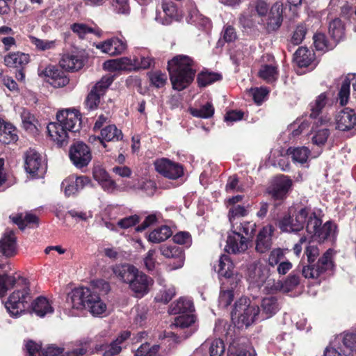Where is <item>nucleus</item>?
Returning <instances> with one entry per match:
<instances>
[{"mask_svg": "<svg viewBox=\"0 0 356 356\" xmlns=\"http://www.w3.org/2000/svg\"><path fill=\"white\" fill-rule=\"evenodd\" d=\"M260 314L259 308L251 305L246 298H241L235 302L231 313L232 320L238 327H248L251 325Z\"/></svg>", "mask_w": 356, "mask_h": 356, "instance_id": "7", "label": "nucleus"}, {"mask_svg": "<svg viewBox=\"0 0 356 356\" xmlns=\"http://www.w3.org/2000/svg\"><path fill=\"white\" fill-rule=\"evenodd\" d=\"M12 222H38V217L32 212H27L25 214L17 213L10 216Z\"/></svg>", "mask_w": 356, "mask_h": 356, "instance_id": "52", "label": "nucleus"}, {"mask_svg": "<svg viewBox=\"0 0 356 356\" xmlns=\"http://www.w3.org/2000/svg\"><path fill=\"white\" fill-rule=\"evenodd\" d=\"M16 128L10 123L0 120V142L4 144L15 143L18 139Z\"/></svg>", "mask_w": 356, "mask_h": 356, "instance_id": "32", "label": "nucleus"}, {"mask_svg": "<svg viewBox=\"0 0 356 356\" xmlns=\"http://www.w3.org/2000/svg\"><path fill=\"white\" fill-rule=\"evenodd\" d=\"M60 66L68 71H77L83 67V61L77 56L65 54L59 62Z\"/></svg>", "mask_w": 356, "mask_h": 356, "instance_id": "38", "label": "nucleus"}, {"mask_svg": "<svg viewBox=\"0 0 356 356\" xmlns=\"http://www.w3.org/2000/svg\"><path fill=\"white\" fill-rule=\"evenodd\" d=\"M282 4L275 3L266 19L267 28L269 31L277 30L282 22Z\"/></svg>", "mask_w": 356, "mask_h": 356, "instance_id": "31", "label": "nucleus"}, {"mask_svg": "<svg viewBox=\"0 0 356 356\" xmlns=\"http://www.w3.org/2000/svg\"><path fill=\"white\" fill-rule=\"evenodd\" d=\"M123 138L122 132L120 129H118L115 124H110L101 129V143L106 145L102 141V140L106 141H119Z\"/></svg>", "mask_w": 356, "mask_h": 356, "instance_id": "36", "label": "nucleus"}, {"mask_svg": "<svg viewBox=\"0 0 356 356\" xmlns=\"http://www.w3.org/2000/svg\"><path fill=\"white\" fill-rule=\"evenodd\" d=\"M149 79L152 84L156 88H161L165 84L167 76L165 73H162L160 71H156L150 73Z\"/></svg>", "mask_w": 356, "mask_h": 356, "instance_id": "60", "label": "nucleus"}, {"mask_svg": "<svg viewBox=\"0 0 356 356\" xmlns=\"http://www.w3.org/2000/svg\"><path fill=\"white\" fill-rule=\"evenodd\" d=\"M43 73L47 77V82L54 88L64 87L70 81L65 72L53 66L46 67Z\"/></svg>", "mask_w": 356, "mask_h": 356, "instance_id": "24", "label": "nucleus"}, {"mask_svg": "<svg viewBox=\"0 0 356 356\" xmlns=\"http://www.w3.org/2000/svg\"><path fill=\"white\" fill-rule=\"evenodd\" d=\"M4 62L9 67H22L29 62V56L21 52L12 53L5 56Z\"/></svg>", "mask_w": 356, "mask_h": 356, "instance_id": "37", "label": "nucleus"}, {"mask_svg": "<svg viewBox=\"0 0 356 356\" xmlns=\"http://www.w3.org/2000/svg\"><path fill=\"white\" fill-rule=\"evenodd\" d=\"M279 228L282 232L293 233L301 235L304 232V224H278Z\"/></svg>", "mask_w": 356, "mask_h": 356, "instance_id": "62", "label": "nucleus"}, {"mask_svg": "<svg viewBox=\"0 0 356 356\" xmlns=\"http://www.w3.org/2000/svg\"><path fill=\"white\" fill-rule=\"evenodd\" d=\"M103 53L110 56H116L124 51L127 44L124 41L118 38H112L96 45Z\"/></svg>", "mask_w": 356, "mask_h": 356, "instance_id": "23", "label": "nucleus"}, {"mask_svg": "<svg viewBox=\"0 0 356 356\" xmlns=\"http://www.w3.org/2000/svg\"><path fill=\"white\" fill-rule=\"evenodd\" d=\"M227 356H255L254 354L247 351L238 340L234 339L229 341V346L227 351Z\"/></svg>", "mask_w": 356, "mask_h": 356, "instance_id": "47", "label": "nucleus"}, {"mask_svg": "<svg viewBox=\"0 0 356 356\" xmlns=\"http://www.w3.org/2000/svg\"><path fill=\"white\" fill-rule=\"evenodd\" d=\"M314 44L318 51H327L329 49L326 37L323 33H316L314 35Z\"/></svg>", "mask_w": 356, "mask_h": 356, "instance_id": "64", "label": "nucleus"}, {"mask_svg": "<svg viewBox=\"0 0 356 356\" xmlns=\"http://www.w3.org/2000/svg\"><path fill=\"white\" fill-rule=\"evenodd\" d=\"M237 285L230 284V282H222L221 290L218 298L219 306L225 308L229 306L234 299V289Z\"/></svg>", "mask_w": 356, "mask_h": 356, "instance_id": "34", "label": "nucleus"}, {"mask_svg": "<svg viewBox=\"0 0 356 356\" xmlns=\"http://www.w3.org/2000/svg\"><path fill=\"white\" fill-rule=\"evenodd\" d=\"M71 29L76 33L79 38H83L88 33H94L97 35H100V31L99 29H94L92 27L87 26L83 23H74L71 26Z\"/></svg>", "mask_w": 356, "mask_h": 356, "instance_id": "48", "label": "nucleus"}, {"mask_svg": "<svg viewBox=\"0 0 356 356\" xmlns=\"http://www.w3.org/2000/svg\"><path fill=\"white\" fill-rule=\"evenodd\" d=\"M154 165L159 174L170 179H177L184 175L182 165L167 158L156 159Z\"/></svg>", "mask_w": 356, "mask_h": 356, "instance_id": "11", "label": "nucleus"}, {"mask_svg": "<svg viewBox=\"0 0 356 356\" xmlns=\"http://www.w3.org/2000/svg\"><path fill=\"white\" fill-rule=\"evenodd\" d=\"M333 266L332 250L329 249L318 259L316 264L302 266V268L298 266V268L302 271L305 278L316 279L323 273L332 270Z\"/></svg>", "mask_w": 356, "mask_h": 356, "instance_id": "9", "label": "nucleus"}, {"mask_svg": "<svg viewBox=\"0 0 356 356\" xmlns=\"http://www.w3.org/2000/svg\"><path fill=\"white\" fill-rule=\"evenodd\" d=\"M225 350L224 342L220 339L213 340L210 343L209 353L210 356H222Z\"/></svg>", "mask_w": 356, "mask_h": 356, "instance_id": "56", "label": "nucleus"}, {"mask_svg": "<svg viewBox=\"0 0 356 356\" xmlns=\"http://www.w3.org/2000/svg\"><path fill=\"white\" fill-rule=\"evenodd\" d=\"M309 149L306 147H289L287 149V154L291 156L293 162L303 164L307 162Z\"/></svg>", "mask_w": 356, "mask_h": 356, "instance_id": "42", "label": "nucleus"}, {"mask_svg": "<svg viewBox=\"0 0 356 356\" xmlns=\"http://www.w3.org/2000/svg\"><path fill=\"white\" fill-rule=\"evenodd\" d=\"M67 302L72 309V316H76L86 309L93 316H100L107 309L106 305L97 291L88 287L73 289L67 296Z\"/></svg>", "mask_w": 356, "mask_h": 356, "instance_id": "2", "label": "nucleus"}, {"mask_svg": "<svg viewBox=\"0 0 356 356\" xmlns=\"http://www.w3.org/2000/svg\"><path fill=\"white\" fill-rule=\"evenodd\" d=\"M277 340L279 343V348L283 353L285 355H291L293 347L291 337L289 334H284L283 335L278 336Z\"/></svg>", "mask_w": 356, "mask_h": 356, "instance_id": "49", "label": "nucleus"}, {"mask_svg": "<svg viewBox=\"0 0 356 356\" xmlns=\"http://www.w3.org/2000/svg\"><path fill=\"white\" fill-rule=\"evenodd\" d=\"M292 186V180L287 176L280 175L275 178L269 191L274 200H284Z\"/></svg>", "mask_w": 356, "mask_h": 356, "instance_id": "20", "label": "nucleus"}, {"mask_svg": "<svg viewBox=\"0 0 356 356\" xmlns=\"http://www.w3.org/2000/svg\"><path fill=\"white\" fill-rule=\"evenodd\" d=\"M189 22L196 26L205 28L209 26L210 24L209 19L200 14L197 10L191 11Z\"/></svg>", "mask_w": 356, "mask_h": 356, "instance_id": "54", "label": "nucleus"}, {"mask_svg": "<svg viewBox=\"0 0 356 356\" xmlns=\"http://www.w3.org/2000/svg\"><path fill=\"white\" fill-rule=\"evenodd\" d=\"M25 169L33 177H40L45 172V165L42 156L35 149H29L25 153Z\"/></svg>", "mask_w": 356, "mask_h": 356, "instance_id": "15", "label": "nucleus"}, {"mask_svg": "<svg viewBox=\"0 0 356 356\" xmlns=\"http://www.w3.org/2000/svg\"><path fill=\"white\" fill-rule=\"evenodd\" d=\"M328 31L332 38L334 41L339 42L345 36L344 24L340 19L335 18L330 22Z\"/></svg>", "mask_w": 356, "mask_h": 356, "instance_id": "40", "label": "nucleus"}, {"mask_svg": "<svg viewBox=\"0 0 356 356\" xmlns=\"http://www.w3.org/2000/svg\"><path fill=\"white\" fill-rule=\"evenodd\" d=\"M195 307L193 300L187 297H181L171 304L169 312L171 314H193Z\"/></svg>", "mask_w": 356, "mask_h": 356, "instance_id": "30", "label": "nucleus"}, {"mask_svg": "<svg viewBox=\"0 0 356 356\" xmlns=\"http://www.w3.org/2000/svg\"><path fill=\"white\" fill-rule=\"evenodd\" d=\"M25 346L29 356L46 355V351L44 353L43 352L41 348V345L33 341H27Z\"/></svg>", "mask_w": 356, "mask_h": 356, "instance_id": "63", "label": "nucleus"}, {"mask_svg": "<svg viewBox=\"0 0 356 356\" xmlns=\"http://www.w3.org/2000/svg\"><path fill=\"white\" fill-rule=\"evenodd\" d=\"M273 232L272 225L268 224L259 232L256 243V249L258 252L264 253L270 248Z\"/></svg>", "mask_w": 356, "mask_h": 356, "instance_id": "28", "label": "nucleus"}, {"mask_svg": "<svg viewBox=\"0 0 356 356\" xmlns=\"http://www.w3.org/2000/svg\"><path fill=\"white\" fill-rule=\"evenodd\" d=\"M29 41L32 44L35 45L38 49L42 51L53 49L56 44L55 40H41L34 36H29Z\"/></svg>", "mask_w": 356, "mask_h": 356, "instance_id": "53", "label": "nucleus"}, {"mask_svg": "<svg viewBox=\"0 0 356 356\" xmlns=\"http://www.w3.org/2000/svg\"><path fill=\"white\" fill-rule=\"evenodd\" d=\"M188 111L193 116L200 118H209L214 113V108L211 102H207L200 108L191 107Z\"/></svg>", "mask_w": 356, "mask_h": 356, "instance_id": "45", "label": "nucleus"}, {"mask_svg": "<svg viewBox=\"0 0 356 356\" xmlns=\"http://www.w3.org/2000/svg\"><path fill=\"white\" fill-rule=\"evenodd\" d=\"M15 288L5 303V307L10 316L17 318L26 311V305L31 300L30 289L26 280L19 276L0 275V296L5 295L10 289Z\"/></svg>", "mask_w": 356, "mask_h": 356, "instance_id": "1", "label": "nucleus"}, {"mask_svg": "<svg viewBox=\"0 0 356 356\" xmlns=\"http://www.w3.org/2000/svg\"><path fill=\"white\" fill-rule=\"evenodd\" d=\"M256 224H232L225 250L234 254L241 253L248 249V239L252 236Z\"/></svg>", "mask_w": 356, "mask_h": 356, "instance_id": "6", "label": "nucleus"}, {"mask_svg": "<svg viewBox=\"0 0 356 356\" xmlns=\"http://www.w3.org/2000/svg\"><path fill=\"white\" fill-rule=\"evenodd\" d=\"M159 348V346H153L152 348H149L148 343H144L138 348L135 356H159L158 354Z\"/></svg>", "mask_w": 356, "mask_h": 356, "instance_id": "57", "label": "nucleus"}, {"mask_svg": "<svg viewBox=\"0 0 356 356\" xmlns=\"http://www.w3.org/2000/svg\"><path fill=\"white\" fill-rule=\"evenodd\" d=\"M161 8L164 14L170 19L178 20L181 15L176 5L171 1H163Z\"/></svg>", "mask_w": 356, "mask_h": 356, "instance_id": "50", "label": "nucleus"}, {"mask_svg": "<svg viewBox=\"0 0 356 356\" xmlns=\"http://www.w3.org/2000/svg\"><path fill=\"white\" fill-rule=\"evenodd\" d=\"M330 131L327 129H322L317 131L312 138V141L314 145L321 147L326 143Z\"/></svg>", "mask_w": 356, "mask_h": 356, "instance_id": "58", "label": "nucleus"}, {"mask_svg": "<svg viewBox=\"0 0 356 356\" xmlns=\"http://www.w3.org/2000/svg\"><path fill=\"white\" fill-rule=\"evenodd\" d=\"M17 238L13 230H6L0 239V252L6 257L17 254Z\"/></svg>", "mask_w": 356, "mask_h": 356, "instance_id": "22", "label": "nucleus"}, {"mask_svg": "<svg viewBox=\"0 0 356 356\" xmlns=\"http://www.w3.org/2000/svg\"><path fill=\"white\" fill-rule=\"evenodd\" d=\"M261 319L268 318L275 315L279 310L277 300L274 296H269L263 298L261 304Z\"/></svg>", "mask_w": 356, "mask_h": 356, "instance_id": "33", "label": "nucleus"}, {"mask_svg": "<svg viewBox=\"0 0 356 356\" xmlns=\"http://www.w3.org/2000/svg\"><path fill=\"white\" fill-rule=\"evenodd\" d=\"M258 74L261 79L268 83L275 82L278 77L277 67L268 64L261 66Z\"/></svg>", "mask_w": 356, "mask_h": 356, "instance_id": "43", "label": "nucleus"}, {"mask_svg": "<svg viewBox=\"0 0 356 356\" xmlns=\"http://www.w3.org/2000/svg\"><path fill=\"white\" fill-rule=\"evenodd\" d=\"M130 334L129 332L124 331L115 340L109 343L104 341L97 343L93 346L90 353L102 354V356H115L121 352L122 343L129 338Z\"/></svg>", "mask_w": 356, "mask_h": 356, "instance_id": "12", "label": "nucleus"}, {"mask_svg": "<svg viewBox=\"0 0 356 356\" xmlns=\"http://www.w3.org/2000/svg\"><path fill=\"white\" fill-rule=\"evenodd\" d=\"M306 33L307 28L304 24L298 25L293 33L289 45L291 44L294 46L300 44L304 40Z\"/></svg>", "mask_w": 356, "mask_h": 356, "instance_id": "55", "label": "nucleus"}, {"mask_svg": "<svg viewBox=\"0 0 356 356\" xmlns=\"http://www.w3.org/2000/svg\"><path fill=\"white\" fill-rule=\"evenodd\" d=\"M336 129L348 131L356 127V113L352 109L346 108L338 112L335 116Z\"/></svg>", "mask_w": 356, "mask_h": 356, "instance_id": "21", "label": "nucleus"}, {"mask_svg": "<svg viewBox=\"0 0 356 356\" xmlns=\"http://www.w3.org/2000/svg\"><path fill=\"white\" fill-rule=\"evenodd\" d=\"M172 234L170 227L164 225L152 231L149 234L148 240L152 243H159L167 240Z\"/></svg>", "mask_w": 356, "mask_h": 356, "instance_id": "39", "label": "nucleus"}, {"mask_svg": "<svg viewBox=\"0 0 356 356\" xmlns=\"http://www.w3.org/2000/svg\"><path fill=\"white\" fill-rule=\"evenodd\" d=\"M306 232L318 242L333 239L337 232L336 224H307Z\"/></svg>", "mask_w": 356, "mask_h": 356, "instance_id": "16", "label": "nucleus"}, {"mask_svg": "<svg viewBox=\"0 0 356 356\" xmlns=\"http://www.w3.org/2000/svg\"><path fill=\"white\" fill-rule=\"evenodd\" d=\"M313 59V54L306 47H299L294 54V60L300 67H307Z\"/></svg>", "mask_w": 356, "mask_h": 356, "instance_id": "41", "label": "nucleus"}, {"mask_svg": "<svg viewBox=\"0 0 356 356\" xmlns=\"http://www.w3.org/2000/svg\"><path fill=\"white\" fill-rule=\"evenodd\" d=\"M47 128L50 138L58 145L63 146L68 143V131L58 121L49 123Z\"/></svg>", "mask_w": 356, "mask_h": 356, "instance_id": "27", "label": "nucleus"}, {"mask_svg": "<svg viewBox=\"0 0 356 356\" xmlns=\"http://www.w3.org/2000/svg\"><path fill=\"white\" fill-rule=\"evenodd\" d=\"M248 280L253 286L263 287L262 291L267 293H273L281 287V282L270 273L269 268L261 263L251 265L248 269Z\"/></svg>", "mask_w": 356, "mask_h": 356, "instance_id": "5", "label": "nucleus"}, {"mask_svg": "<svg viewBox=\"0 0 356 356\" xmlns=\"http://www.w3.org/2000/svg\"><path fill=\"white\" fill-rule=\"evenodd\" d=\"M323 211L320 209L292 206L283 222H322Z\"/></svg>", "mask_w": 356, "mask_h": 356, "instance_id": "8", "label": "nucleus"}, {"mask_svg": "<svg viewBox=\"0 0 356 356\" xmlns=\"http://www.w3.org/2000/svg\"><path fill=\"white\" fill-rule=\"evenodd\" d=\"M23 127L31 133L37 131L38 120L29 111L24 110L21 114Z\"/></svg>", "mask_w": 356, "mask_h": 356, "instance_id": "46", "label": "nucleus"}, {"mask_svg": "<svg viewBox=\"0 0 356 356\" xmlns=\"http://www.w3.org/2000/svg\"><path fill=\"white\" fill-rule=\"evenodd\" d=\"M219 268L218 273L219 276L222 277V282H230V284L238 285L241 281V276L234 273V264L229 256L222 254L219 259Z\"/></svg>", "mask_w": 356, "mask_h": 356, "instance_id": "17", "label": "nucleus"}, {"mask_svg": "<svg viewBox=\"0 0 356 356\" xmlns=\"http://www.w3.org/2000/svg\"><path fill=\"white\" fill-rule=\"evenodd\" d=\"M338 341L343 343V352L344 355L356 356V334L346 333L337 338Z\"/></svg>", "mask_w": 356, "mask_h": 356, "instance_id": "35", "label": "nucleus"}, {"mask_svg": "<svg viewBox=\"0 0 356 356\" xmlns=\"http://www.w3.org/2000/svg\"><path fill=\"white\" fill-rule=\"evenodd\" d=\"M221 79V75L213 72H202L197 76V81L200 86H207Z\"/></svg>", "mask_w": 356, "mask_h": 356, "instance_id": "51", "label": "nucleus"}, {"mask_svg": "<svg viewBox=\"0 0 356 356\" xmlns=\"http://www.w3.org/2000/svg\"><path fill=\"white\" fill-rule=\"evenodd\" d=\"M113 81L112 75L104 76L91 89L86 99V106L89 110L95 109L108 88Z\"/></svg>", "mask_w": 356, "mask_h": 356, "instance_id": "13", "label": "nucleus"}, {"mask_svg": "<svg viewBox=\"0 0 356 356\" xmlns=\"http://www.w3.org/2000/svg\"><path fill=\"white\" fill-rule=\"evenodd\" d=\"M115 275L121 281L129 284L137 296H143L149 291L152 280L130 264L117 265L113 268Z\"/></svg>", "mask_w": 356, "mask_h": 356, "instance_id": "4", "label": "nucleus"}, {"mask_svg": "<svg viewBox=\"0 0 356 356\" xmlns=\"http://www.w3.org/2000/svg\"><path fill=\"white\" fill-rule=\"evenodd\" d=\"M355 79V74H348L344 79L338 94V98L341 106L346 105L350 97V85L351 80Z\"/></svg>", "mask_w": 356, "mask_h": 356, "instance_id": "44", "label": "nucleus"}, {"mask_svg": "<svg viewBox=\"0 0 356 356\" xmlns=\"http://www.w3.org/2000/svg\"><path fill=\"white\" fill-rule=\"evenodd\" d=\"M300 283V278L298 275L291 274L284 284L281 283L280 290L289 292L295 289Z\"/></svg>", "mask_w": 356, "mask_h": 356, "instance_id": "59", "label": "nucleus"}, {"mask_svg": "<svg viewBox=\"0 0 356 356\" xmlns=\"http://www.w3.org/2000/svg\"><path fill=\"white\" fill-rule=\"evenodd\" d=\"M172 330H176L177 333H168L174 337L186 339L191 336L197 328L196 325V316L194 314L180 315L175 318L171 325Z\"/></svg>", "mask_w": 356, "mask_h": 356, "instance_id": "10", "label": "nucleus"}, {"mask_svg": "<svg viewBox=\"0 0 356 356\" xmlns=\"http://www.w3.org/2000/svg\"><path fill=\"white\" fill-rule=\"evenodd\" d=\"M195 63L186 55H178L168 61V70L172 88L181 91L193 81L196 72Z\"/></svg>", "mask_w": 356, "mask_h": 356, "instance_id": "3", "label": "nucleus"}, {"mask_svg": "<svg viewBox=\"0 0 356 356\" xmlns=\"http://www.w3.org/2000/svg\"><path fill=\"white\" fill-rule=\"evenodd\" d=\"M26 309H29L31 313H33L39 317H44L46 315L51 314L54 311L49 300L42 296L34 300L30 306L27 304Z\"/></svg>", "mask_w": 356, "mask_h": 356, "instance_id": "25", "label": "nucleus"}, {"mask_svg": "<svg viewBox=\"0 0 356 356\" xmlns=\"http://www.w3.org/2000/svg\"><path fill=\"white\" fill-rule=\"evenodd\" d=\"M160 251L165 257L177 259V264L172 266V269H177L183 266L184 261L183 250L177 244H163L160 247Z\"/></svg>", "mask_w": 356, "mask_h": 356, "instance_id": "26", "label": "nucleus"}, {"mask_svg": "<svg viewBox=\"0 0 356 356\" xmlns=\"http://www.w3.org/2000/svg\"><path fill=\"white\" fill-rule=\"evenodd\" d=\"M328 92H324L318 95L310 104V117L316 118L320 116L323 111L328 106H331L329 100Z\"/></svg>", "mask_w": 356, "mask_h": 356, "instance_id": "29", "label": "nucleus"}, {"mask_svg": "<svg viewBox=\"0 0 356 356\" xmlns=\"http://www.w3.org/2000/svg\"><path fill=\"white\" fill-rule=\"evenodd\" d=\"M58 121L68 132H76L80 128V118L78 111L66 109L56 115Z\"/></svg>", "mask_w": 356, "mask_h": 356, "instance_id": "19", "label": "nucleus"}, {"mask_svg": "<svg viewBox=\"0 0 356 356\" xmlns=\"http://www.w3.org/2000/svg\"><path fill=\"white\" fill-rule=\"evenodd\" d=\"M69 156L72 163L79 169L86 167L92 158L90 148L83 142L73 144L70 147Z\"/></svg>", "mask_w": 356, "mask_h": 356, "instance_id": "14", "label": "nucleus"}, {"mask_svg": "<svg viewBox=\"0 0 356 356\" xmlns=\"http://www.w3.org/2000/svg\"><path fill=\"white\" fill-rule=\"evenodd\" d=\"M90 184V179L86 176H75L74 175L65 179L61 184L65 196L70 197L76 194L85 186Z\"/></svg>", "mask_w": 356, "mask_h": 356, "instance_id": "18", "label": "nucleus"}, {"mask_svg": "<svg viewBox=\"0 0 356 356\" xmlns=\"http://www.w3.org/2000/svg\"><path fill=\"white\" fill-rule=\"evenodd\" d=\"M284 258V252L282 249H273L269 254L268 265L274 267L275 266L278 265Z\"/></svg>", "mask_w": 356, "mask_h": 356, "instance_id": "61", "label": "nucleus"}]
</instances>
